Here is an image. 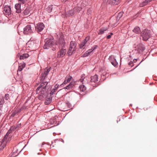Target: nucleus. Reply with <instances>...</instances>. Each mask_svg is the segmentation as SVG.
<instances>
[{
    "mask_svg": "<svg viewBox=\"0 0 157 157\" xmlns=\"http://www.w3.org/2000/svg\"><path fill=\"white\" fill-rule=\"evenodd\" d=\"M48 83L47 82H42L36 89L37 93L40 94L38 98L40 100H43L47 97L46 87Z\"/></svg>",
    "mask_w": 157,
    "mask_h": 157,
    "instance_id": "1",
    "label": "nucleus"
},
{
    "mask_svg": "<svg viewBox=\"0 0 157 157\" xmlns=\"http://www.w3.org/2000/svg\"><path fill=\"white\" fill-rule=\"evenodd\" d=\"M45 44L43 47L44 49H48L56 45L53 38H47L45 41Z\"/></svg>",
    "mask_w": 157,
    "mask_h": 157,
    "instance_id": "2",
    "label": "nucleus"
},
{
    "mask_svg": "<svg viewBox=\"0 0 157 157\" xmlns=\"http://www.w3.org/2000/svg\"><path fill=\"white\" fill-rule=\"evenodd\" d=\"M77 44L75 42L71 41L70 42L69 48L68 50L67 54L69 56H71L75 53L76 49Z\"/></svg>",
    "mask_w": 157,
    "mask_h": 157,
    "instance_id": "3",
    "label": "nucleus"
},
{
    "mask_svg": "<svg viewBox=\"0 0 157 157\" xmlns=\"http://www.w3.org/2000/svg\"><path fill=\"white\" fill-rule=\"evenodd\" d=\"M82 9V8L80 7H76L73 9H71L68 11L66 13V17H70L73 16L77 12H79Z\"/></svg>",
    "mask_w": 157,
    "mask_h": 157,
    "instance_id": "4",
    "label": "nucleus"
},
{
    "mask_svg": "<svg viewBox=\"0 0 157 157\" xmlns=\"http://www.w3.org/2000/svg\"><path fill=\"white\" fill-rule=\"evenodd\" d=\"M56 45H57L59 47H61V48L65 47L66 45V43L63 38V34L62 33L61 34L60 38L56 42Z\"/></svg>",
    "mask_w": 157,
    "mask_h": 157,
    "instance_id": "5",
    "label": "nucleus"
},
{
    "mask_svg": "<svg viewBox=\"0 0 157 157\" xmlns=\"http://www.w3.org/2000/svg\"><path fill=\"white\" fill-rule=\"evenodd\" d=\"M141 35L143 40L147 41L151 36L150 30H142Z\"/></svg>",
    "mask_w": 157,
    "mask_h": 157,
    "instance_id": "6",
    "label": "nucleus"
},
{
    "mask_svg": "<svg viewBox=\"0 0 157 157\" xmlns=\"http://www.w3.org/2000/svg\"><path fill=\"white\" fill-rule=\"evenodd\" d=\"M4 3L3 6V11L4 14L6 16H9L10 15L11 13V10L10 6H8L7 5H5Z\"/></svg>",
    "mask_w": 157,
    "mask_h": 157,
    "instance_id": "7",
    "label": "nucleus"
},
{
    "mask_svg": "<svg viewBox=\"0 0 157 157\" xmlns=\"http://www.w3.org/2000/svg\"><path fill=\"white\" fill-rule=\"evenodd\" d=\"M51 67H50L48 68H45L43 72L40 77V80L41 81H43L47 77L49 72L50 71Z\"/></svg>",
    "mask_w": 157,
    "mask_h": 157,
    "instance_id": "8",
    "label": "nucleus"
},
{
    "mask_svg": "<svg viewBox=\"0 0 157 157\" xmlns=\"http://www.w3.org/2000/svg\"><path fill=\"white\" fill-rule=\"evenodd\" d=\"M109 59L110 62L111 63L114 67L117 66L118 63L117 62L116 59L114 56H109Z\"/></svg>",
    "mask_w": 157,
    "mask_h": 157,
    "instance_id": "9",
    "label": "nucleus"
},
{
    "mask_svg": "<svg viewBox=\"0 0 157 157\" xmlns=\"http://www.w3.org/2000/svg\"><path fill=\"white\" fill-rule=\"evenodd\" d=\"M66 52V50L62 48V49L58 52L57 57L60 58L63 57L65 55Z\"/></svg>",
    "mask_w": 157,
    "mask_h": 157,
    "instance_id": "10",
    "label": "nucleus"
},
{
    "mask_svg": "<svg viewBox=\"0 0 157 157\" xmlns=\"http://www.w3.org/2000/svg\"><path fill=\"white\" fill-rule=\"evenodd\" d=\"M98 76L97 75H95L93 76H91L90 77V82L91 83V84L92 85H94L95 84L98 82Z\"/></svg>",
    "mask_w": 157,
    "mask_h": 157,
    "instance_id": "11",
    "label": "nucleus"
},
{
    "mask_svg": "<svg viewBox=\"0 0 157 157\" xmlns=\"http://www.w3.org/2000/svg\"><path fill=\"white\" fill-rule=\"evenodd\" d=\"M32 30H18V33L20 35H22L23 34L25 35L29 34Z\"/></svg>",
    "mask_w": 157,
    "mask_h": 157,
    "instance_id": "12",
    "label": "nucleus"
},
{
    "mask_svg": "<svg viewBox=\"0 0 157 157\" xmlns=\"http://www.w3.org/2000/svg\"><path fill=\"white\" fill-rule=\"evenodd\" d=\"M145 49V46L142 44H139L138 46L137 51L138 53H142Z\"/></svg>",
    "mask_w": 157,
    "mask_h": 157,
    "instance_id": "13",
    "label": "nucleus"
},
{
    "mask_svg": "<svg viewBox=\"0 0 157 157\" xmlns=\"http://www.w3.org/2000/svg\"><path fill=\"white\" fill-rule=\"evenodd\" d=\"M120 2V0H108L107 2L108 4L112 5L118 4Z\"/></svg>",
    "mask_w": 157,
    "mask_h": 157,
    "instance_id": "14",
    "label": "nucleus"
},
{
    "mask_svg": "<svg viewBox=\"0 0 157 157\" xmlns=\"http://www.w3.org/2000/svg\"><path fill=\"white\" fill-rule=\"evenodd\" d=\"M72 77L70 76H69L68 77H66L64 81L60 85V86H63L64 85L66 84L68 82H70L71 79H72Z\"/></svg>",
    "mask_w": 157,
    "mask_h": 157,
    "instance_id": "15",
    "label": "nucleus"
},
{
    "mask_svg": "<svg viewBox=\"0 0 157 157\" xmlns=\"http://www.w3.org/2000/svg\"><path fill=\"white\" fill-rule=\"evenodd\" d=\"M15 7V9L16 10V13H20L21 12V3H19L16 4Z\"/></svg>",
    "mask_w": 157,
    "mask_h": 157,
    "instance_id": "16",
    "label": "nucleus"
},
{
    "mask_svg": "<svg viewBox=\"0 0 157 157\" xmlns=\"http://www.w3.org/2000/svg\"><path fill=\"white\" fill-rule=\"evenodd\" d=\"M59 85L58 84H56L53 89L52 90L50 93V94L51 95H52L54 93L56 92L58 88H59Z\"/></svg>",
    "mask_w": 157,
    "mask_h": 157,
    "instance_id": "17",
    "label": "nucleus"
},
{
    "mask_svg": "<svg viewBox=\"0 0 157 157\" xmlns=\"http://www.w3.org/2000/svg\"><path fill=\"white\" fill-rule=\"evenodd\" d=\"M75 85V82H71L68 85L64 88L65 89H70L72 88Z\"/></svg>",
    "mask_w": 157,
    "mask_h": 157,
    "instance_id": "18",
    "label": "nucleus"
},
{
    "mask_svg": "<svg viewBox=\"0 0 157 157\" xmlns=\"http://www.w3.org/2000/svg\"><path fill=\"white\" fill-rule=\"evenodd\" d=\"M36 27L37 29H43L44 27V25L43 23H39L37 24Z\"/></svg>",
    "mask_w": 157,
    "mask_h": 157,
    "instance_id": "19",
    "label": "nucleus"
},
{
    "mask_svg": "<svg viewBox=\"0 0 157 157\" xmlns=\"http://www.w3.org/2000/svg\"><path fill=\"white\" fill-rule=\"evenodd\" d=\"M34 27H35V26L33 24H29L27 25L23 29H32V28H33Z\"/></svg>",
    "mask_w": 157,
    "mask_h": 157,
    "instance_id": "20",
    "label": "nucleus"
},
{
    "mask_svg": "<svg viewBox=\"0 0 157 157\" xmlns=\"http://www.w3.org/2000/svg\"><path fill=\"white\" fill-rule=\"evenodd\" d=\"M123 13L124 12L123 11H121L118 13L117 17H116V21H118L120 20V18L122 16Z\"/></svg>",
    "mask_w": 157,
    "mask_h": 157,
    "instance_id": "21",
    "label": "nucleus"
},
{
    "mask_svg": "<svg viewBox=\"0 0 157 157\" xmlns=\"http://www.w3.org/2000/svg\"><path fill=\"white\" fill-rule=\"evenodd\" d=\"M29 56V55L28 53H24L22 55L20 56V59H23L28 58Z\"/></svg>",
    "mask_w": 157,
    "mask_h": 157,
    "instance_id": "22",
    "label": "nucleus"
},
{
    "mask_svg": "<svg viewBox=\"0 0 157 157\" xmlns=\"http://www.w3.org/2000/svg\"><path fill=\"white\" fill-rule=\"evenodd\" d=\"M152 0H145L140 4V6L143 7L146 5L149 2H151Z\"/></svg>",
    "mask_w": 157,
    "mask_h": 157,
    "instance_id": "23",
    "label": "nucleus"
},
{
    "mask_svg": "<svg viewBox=\"0 0 157 157\" xmlns=\"http://www.w3.org/2000/svg\"><path fill=\"white\" fill-rule=\"evenodd\" d=\"M50 123L51 124H56L57 123V120L56 118L54 117L50 120Z\"/></svg>",
    "mask_w": 157,
    "mask_h": 157,
    "instance_id": "24",
    "label": "nucleus"
},
{
    "mask_svg": "<svg viewBox=\"0 0 157 157\" xmlns=\"http://www.w3.org/2000/svg\"><path fill=\"white\" fill-rule=\"evenodd\" d=\"M21 124L20 123L17 124L16 126H13L12 127L13 128L14 131L15 130H18L21 128Z\"/></svg>",
    "mask_w": 157,
    "mask_h": 157,
    "instance_id": "25",
    "label": "nucleus"
},
{
    "mask_svg": "<svg viewBox=\"0 0 157 157\" xmlns=\"http://www.w3.org/2000/svg\"><path fill=\"white\" fill-rule=\"evenodd\" d=\"M80 90L81 91H84L86 89V88L85 85H81L79 86Z\"/></svg>",
    "mask_w": 157,
    "mask_h": 157,
    "instance_id": "26",
    "label": "nucleus"
},
{
    "mask_svg": "<svg viewBox=\"0 0 157 157\" xmlns=\"http://www.w3.org/2000/svg\"><path fill=\"white\" fill-rule=\"evenodd\" d=\"M14 131L13 128L12 127H11L10 129L8 130V132L6 133V136H9V135L13 131Z\"/></svg>",
    "mask_w": 157,
    "mask_h": 157,
    "instance_id": "27",
    "label": "nucleus"
},
{
    "mask_svg": "<svg viewBox=\"0 0 157 157\" xmlns=\"http://www.w3.org/2000/svg\"><path fill=\"white\" fill-rule=\"evenodd\" d=\"M86 40H83L80 44V48H83V47L87 43L86 42Z\"/></svg>",
    "mask_w": 157,
    "mask_h": 157,
    "instance_id": "28",
    "label": "nucleus"
},
{
    "mask_svg": "<svg viewBox=\"0 0 157 157\" xmlns=\"http://www.w3.org/2000/svg\"><path fill=\"white\" fill-rule=\"evenodd\" d=\"M8 136H6V134L5 135L4 137L3 138V139L2 140V141L1 142L2 143H5V144H6L7 143V137H8Z\"/></svg>",
    "mask_w": 157,
    "mask_h": 157,
    "instance_id": "29",
    "label": "nucleus"
},
{
    "mask_svg": "<svg viewBox=\"0 0 157 157\" xmlns=\"http://www.w3.org/2000/svg\"><path fill=\"white\" fill-rule=\"evenodd\" d=\"M24 15H29L30 13V11L27 8L25 9L23 12Z\"/></svg>",
    "mask_w": 157,
    "mask_h": 157,
    "instance_id": "30",
    "label": "nucleus"
},
{
    "mask_svg": "<svg viewBox=\"0 0 157 157\" xmlns=\"http://www.w3.org/2000/svg\"><path fill=\"white\" fill-rule=\"evenodd\" d=\"M36 32L40 34H43L47 32L46 30H36Z\"/></svg>",
    "mask_w": 157,
    "mask_h": 157,
    "instance_id": "31",
    "label": "nucleus"
},
{
    "mask_svg": "<svg viewBox=\"0 0 157 157\" xmlns=\"http://www.w3.org/2000/svg\"><path fill=\"white\" fill-rule=\"evenodd\" d=\"M51 101V100L49 98H47L46 100L44 102V103L45 105L49 104Z\"/></svg>",
    "mask_w": 157,
    "mask_h": 157,
    "instance_id": "32",
    "label": "nucleus"
},
{
    "mask_svg": "<svg viewBox=\"0 0 157 157\" xmlns=\"http://www.w3.org/2000/svg\"><path fill=\"white\" fill-rule=\"evenodd\" d=\"M18 151V150L17 149H16V151L14 152H13L12 153V155H11L12 156H17L19 154V153L21 152V151L18 153L17 155H16V153Z\"/></svg>",
    "mask_w": 157,
    "mask_h": 157,
    "instance_id": "33",
    "label": "nucleus"
},
{
    "mask_svg": "<svg viewBox=\"0 0 157 157\" xmlns=\"http://www.w3.org/2000/svg\"><path fill=\"white\" fill-rule=\"evenodd\" d=\"M52 6H49L47 8V11L48 13H50L52 12Z\"/></svg>",
    "mask_w": 157,
    "mask_h": 157,
    "instance_id": "34",
    "label": "nucleus"
},
{
    "mask_svg": "<svg viewBox=\"0 0 157 157\" xmlns=\"http://www.w3.org/2000/svg\"><path fill=\"white\" fill-rule=\"evenodd\" d=\"M26 64L24 62H22L19 64V66H21V67H22L24 68Z\"/></svg>",
    "mask_w": 157,
    "mask_h": 157,
    "instance_id": "35",
    "label": "nucleus"
},
{
    "mask_svg": "<svg viewBox=\"0 0 157 157\" xmlns=\"http://www.w3.org/2000/svg\"><path fill=\"white\" fill-rule=\"evenodd\" d=\"M85 78V75L84 74H83L82 75L81 78L79 79V80L81 82H82L83 81Z\"/></svg>",
    "mask_w": 157,
    "mask_h": 157,
    "instance_id": "36",
    "label": "nucleus"
},
{
    "mask_svg": "<svg viewBox=\"0 0 157 157\" xmlns=\"http://www.w3.org/2000/svg\"><path fill=\"white\" fill-rule=\"evenodd\" d=\"M6 145L4 144H3V143L0 145V151L2 150L5 147Z\"/></svg>",
    "mask_w": 157,
    "mask_h": 157,
    "instance_id": "37",
    "label": "nucleus"
},
{
    "mask_svg": "<svg viewBox=\"0 0 157 157\" xmlns=\"http://www.w3.org/2000/svg\"><path fill=\"white\" fill-rule=\"evenodd\" d=\"M141 13V11H139L133 17V19L136 18V17L139 16V15Z\"/></svg>",
    "mask_w": 157,
    "mask_h": 157,
    "instance_id": "38",
    "label": "nucleus"
},
{
    "mask_svg": "<svg viewBox=\"0 0 157 157\" xmlns=\"http://www.w3.org/2000/svg\"><path fill=\"white\" fill-rule=\"evenodd\" d=\"M132 31L136 34H139L140 33H141V30H132Z\"/></svg>",
    "mask_w": 157,
    "mask_h": 157,
    "instance_id": "39",
    "label": "nucleus"
},
{
    "mask_svg": "<svg viewBox=\"0 0 157 157\" xmlns=\"http://www.w3.org/2000/svg\"><path fill=\"white\" fill-rule=\"evenodd\" d=\"M91 50L92 49H89L88 51L86 52L88 56H89L92 52V51H91Z\"/></svg>",
    "mask_w": 157,
    "mask_h": 157,
    "instance_id": "40",
    "label": "nucleus"
},
{
    "mask_svg": "<svg viewBox=\"0 0 157 157\" xmlns=\"http://www.w3.org/2000/svg\"><path fill=\"white\" fill-rule=\"evenodd\" d=\"M4 98H5V99H6V100H8L9 98V94H5Z\"/></svg>",
    "mask_w": 157,
    "mask_h": 157,
    "instance_id": "41",
    "label": "nucleus"
},
{
    "mask_svg": "<svg viewBox=\"0 0 157 157\" xmlns=\"http://www.w3.org/2000/svg\"><path fill=\"white\" fill-rule=\"evenodd\" d=\"M92 11L91 9L89 8L88 9L87 13L88 15H89L91 14Z\"/></svg>",
    "mask_w": 157,
    "mask_h": 157,
    "instance_id": "42",
    "label": "nucleus"
},
{
    "mask_svg": "<svg viewBox=\"0 0 157 157\" xmlns=\"http://www.w3.org/2000/svg\"><path fill=\"white\" fill-rule=\"evenodd\" d=\"M98 47V46L97 45H94L91 48V49H92L91 50V51H92V52L94 51V50H95L96 48H97V47Z\"/></svg>",
    "mask_w": 157,
    "mask_h": 157,
    "instance_id": "43",
    "label": "nucleus"
},
{
    "mask_svg": "<svg viewBox=\"0 0 157 157\" xmlns=\"http://www.w3.org/2000/svg\"><path fill=\"white\" fill-rule=\"evenodd\" d=\"M19 2H20L22 4H24L27 0H18Z\"/></svg>",
    "mask_w": 157,
    "mask_h": 157,
    "instance_id": "44",
    "label": "nucleus"
},
{
    "mask_svg": "<svg viewBox=\"0 0 157 157\" xmlns=\"http://www.w3.org/2000/svg\"><path fill=\"white\" fill-rule=\"evenodd\" d=\"M67 105L69 108H72V106L71 104L69 102L67 103Z\"/></svg>",
    "mask_w": 157,
    "mask_h": 157,
    "instance_id": "45",
    "label": "nucleus"
},
{
    "mask_svg": "<svg viewBox=\"0 0 157 157\" xmlns=\"http://www.w3.org/2000/svg\"><path fill=\"white\" fill-rule=\"evenodd\" d=\"M106 30H101L98 33L99 35L102 34Z\"/></svg>",
    "mask_w": 157,
    "mask_h": 157,
    "instance_id": "46",
    "label": "nucleus"
},
{
    "mask_svg": "<svg viewBox=\"0 0 157 157\" xmlns=\"http://www.w3.org/2000/svg\"><path fill=\"white\" fill-rule=\"evenodd\" d=\"M16 114V113L15 112H13L11 115L10 117H14Z\"/></svg>",
    "mask_w": 157,
    "mask_h": 157,
    "instance_id": "47",
    "label": "nucleus"
},
{
    "mask_svg": "<svg viewBox=\"0 0 157 157\" xmlns=\"http://www.w3.org/2000/svg\"><path fill=\"white\" fill-rule=\"evenodd\" d=\"M87 56H88V55L86 54V52H85L84 53L82 54V55L81 56V57H84Z\"/></svg>",
    "mask_w": 157,
    "mask_h": 157,
    "instance_id": "48",
    "label": "nucleus"
},
{
    "mask_svg": "<svg viewBox=\"0 0 157 157\" xmlns=\"http://www.w3.org/2000/svg\"><path fill=\"white\" fill-rule=\"evenodd\" d=\"M89 39L90 36H87L86 37V38L84 39V40H86V42H87V41L89 40Z\"/></svg>",
    "mask_w": 157,
    "mask_h": 157,
    "instance_id": "49",
    "label": "nucleus"
},
{
    "mask_svg": "<svg viewBox=\"0 0 157 157\" xmlns=\"http://www.w3.org/2000/svg\"><path fill=\"white\" fill-rule=\"evenodd\" d=\"M23 69V68L22 67H21V66H19L18 71H22Z\"/></svg>",
    "mask_w": 157,
    "mask_h": 157,
    "instance_id": "50",
    "label": "nucleus"
},
{
    "mask_svg": "<svg viewBox=\"0 0 157 157\" xmlns=\"http://www.w3.org/2000/svg\"><path fill=\"white\" fill-rule=\"evenodd\" d=\"M133 62L131 60L129 63L128 64L131 66V67H132L133 65H132V64H133Z\"/></svg>",
    "mask_w": 157,
    "mask_h": 157,
    "instance_id": "51",
    "label": "nucleus"
},
{
    "mask_svg": "<svg viewBox=\"0 0 157 157\" xmlns=\"http://www.w3.org/2000/svg\"><path fill=\"white\" fill-rule=\"evenodd\" d=\"M84 27L85 29H88L89 28V26L87 24L85 25Z\"/></svg>",
    "mask_w": 157,
    "mask_h": 157,
    "instance_id": "52",
    "label": "nucleus"
},
{
    "mask_svg": "<svg viewBox=\"0 0 157 157\" xmlns=\"http://www.w3.org/2000/svg\"><path fill=\"white\" fill-rule=\"evenodd\" d=\"M111 35H108L107 36V39H109L111 38Z\"/></svg>",
    "mask_w": 157,
    "mask_h": 157,
    "instance_id": "53",
    "label": "nucleus"
},
{
    "mask_svg": "<svg viewBox=\"0 0 157 157\" xmlns=\"http://www.w3.org/2000/svg\"><path fill=\"white\" fill-rule=\"evenodd\" d=\"M133 29H140V28L138 27H136Z\"/></svg>",
    "mask_w": 157,
    "mask_h": 157,
    "instance_id": "54",
    "label": "nucleus"
},
{
    "mask_svg": "<svg viewBox=\"0 0 157 157\" xmlns=\"http://www.w3.org/2000/svg\"><path fill=\"white\" fill-rule=\"evenodd\" d=\"M137 59H134L133 60V63H136L137 61Z\"/></svg>",
    "mask_w": 157,
    "mask_h": 157,
    "instance_id": "55",
    "label": "nucleus"
},
{
    "mask_svg": "<svg viewBox=\"0 0 157 157\" xmlns=\"http://www.w3.org/2000/svg\"><path fill=\"white\" fill-rule=\"evenodd\" d=\"M109 29V28H102L101 29H105V30H106V29Z\"/></svg>",
    "mask_w": 157,
    "mask_h": 157,
    "instance_id": "56",
    "label": "nucleus"
},
{
    "mask_svg": "<svg viewBox=\"0 0 157 157\" xmlns=\"http://www.w3.org/2000/svg\"><path fill=\"white\" fill-rule=\"evenodd\" d=\"M143 59L140 62V63H139V64L135 68H134V69L135 68H136L140 64V63L143 61Z\"/></svg>",
    "mask_w": 157,
    "mask_h": 157,
    "instance_id": "57",
    "label": "nucleus"
},
{
    "mask_svg": "<svg viewBox=\"0 0 157 157\" xmlns=\"http://www.w3.org/2000/svg\"><path fill=\"white\" fill-rule=\"evenodd\" d=\"M52 50L53 51H55L56 50V48H53L52 49Z\"/></svg>",
    "mask_w": 157,
    "mask_h": 157,
    "instance_id": "58",
    "label": "nucleus"
},
{
    "mask_svg": "<svg viewBox=\"0 0 157 157\" xmlns=\"http://www.w3.org/2000/svg\"><path fill=\"white\" fill-rule=\"evenodd\" d=\"M37 155H41L42 154V153H40V152H38L37 153Z\"/></svg>",
    "mask_w": 157,
    "mask_h": 157,
    "instance_id": "59",
    "label": "nucleus"
},
{
    "mask_svg": "<svg viewBox=\"0 0 157 157\" xmlns=\"http://www.w3.org/2000/svg\"><path fill=\"white\" fill-rule=\"evenodd\" d=\"M44 144L43 143L41 144V147H42L44 145Z\"/></svg>",
    "mask_w": 157,
    "mask_h": 157,
    "instance_id": "60",
    "label": "nucleus"
},
{
    "mask_svg": "<svg viewBox=\"0 0 157 157\" xmlns=\"http://www.w3.org/2000/svg\"><path fill=\"white\" fill-rule=\"evenodd\" d=\"M114 17H111L110 19V21H111V20H112Z\"/></svg>",
    "mask_w": 157,
    "mask_h": 157,
    "instance_id": "61",
    "label": "nucleus"
},
{
    "mask_svg": "<svg viewBox=\"0 0 157 157\" xmlns=\"http://www.w3.org/2000/svg\"><path fill=\"white\" fill-rule=\"evenodd\" d=\"M58 124H57L56 125H54V126H52V127H50V128H52V127H54V126H57V125H58Z\"/></svg>",
    "mask_w": 157,
    "mask_h": 157,
    "instance_id": "62",
    "label": "nucleus"
},
{
    "mask_svg": "<svg viewBox=\"0 0 157 157\" xmlns=\"http://www.w3.org/2000/svg\"><path fill=\"white\" fill-rule=\"evenodd\" d=\"M113 35V33H110V34L109 35H111V36L112 35Z\"/></svg>",
    "mask_w": 157,
    "mask_h": 157,
    "instance_id": "63",
    "label": "nucleus"
},
{
    "mask_svg": "<svg viewBox=\"0 0 157 157\" xmlns=\"http://www.w3.org/2000/svg\"><path fill=\"white\" fill-rule=\"evenodd\" d=\"M102 75L103 76H105V74H104V73H103V74H102Z\"/></svg>",
    "mask_w": 157,
    "mask_h": 157,
    "instance_id": "64",
    "label": "nucleus"
}]
</instances>
